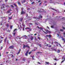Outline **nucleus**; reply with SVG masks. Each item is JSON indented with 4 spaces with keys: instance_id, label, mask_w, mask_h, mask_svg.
Here are the masks:
<instances>
[{
    "instance_id": "nucleus-33",
    "label": "nucleus",
    "mask_w": 65,
    "mask_h": 65,
    "mask_svg": "<svg viewBox=\"0 0 65 65\" xmlns=\"http://www.w3.org/2000/svg\"><path fill=\"white\" fill-rule=\"evenodd\" d=\"M13 5H14V6H16V7H17V5H16L15 4H14Z\"/></svg>"
},
{
    "instance_id": "nucleus-64",
    "label": "nucleus",
    "mask_w": 65,
    "mask_h": 65,
    "mask_svg": "<svg viewBox=\"0 0 65 65\" xmlns=\"http://www.w3.org/2000/svg\"><path fill=\"white\" fill-rule=\"evenodd\" d=\"M30 8H28V9H27V10H29L30 9Z\"/></svg>"
},
{
    "instance_id": "nucleus-51",
    "label": "nucleus",
    "mask_w": 65,
    "mask_h": 65,
    "mask_svg": "<svg viewBox=\"0 0 65 65\" xmlns=\"http://www.w3.org/2000/svg\"><path fill=\"white\" fill-rule=\"evenodd\" d=\"M64 57H62V60H63V59H64Z\"/></svg>"
},
{
    "instance_id": "nucleus-19",
    "label": "nucleus",
    "mask_w": 65,
    "mask_h": 65,
    "mask_svg": "<svg viewBox=\"0 0 65 65\" xmlns=\"http://www.w3.org/2000/svg\"><path fill=\"white\" fill-rule=\"evenodd\" d=\"M31 53H32V52L30 51V52H29V53H28V54H29V55H30V54H31Z\"/></svg>"
},
{
    "instance_id": "nucleus-38",
    "label": "nucleus",
    "mask_w": 65,
    "mask_h": 65,
    "mask_svg": "<svg viewBox=\"0 0 65 65\" xmlns=\"http://www.w3.org/2000/svg\"><path fill=\"white\" fill-rule=\"evenodd\" d=\"M29 24H30V25H33V24L32 23H29Z\"/></svg>"
},
{
    "instance_id": "nucleus-29",
    "label": "nucleus",
    "mask_w": 65,
    "mask_h": 65,
    "mask_svg": "<svg viewBox=\"0 0 65 65\" xmlns=\"http://www.w3.org/2000/svg\"><path fill=\"white\" fill-rule=\"evenodd\" d=\"M35 3H34V2H32L31 3V4H34Z\"/></svg>"
},
{
    "instance_id": "nucleus-52",
    "label": "nucleus",
    "mask_w": 65,
    "mask_h": 65,
    "mask_svg": "<svg viewBox=\"0 0 65 65\" xmlns=\"http://www.w3.org/2000/svg\"><path fill=\"white\" fill-rule=\"evenodd\" d=\"M50 3H53V2H50Z\"/></svg>"
},
{
    "instance_id": "nucleus-36",
    "label": "nucleus",
    "mask_w": 65,
    "mask_h": 65,
    "mask_svg": "<svg viewBox=\"0 0 65 65\" xmlns=\"http://www.w3.org/2000/svg\"><path fill=\"white\" fill-rule=\"evenodd\" d=\"M15 33H16L15 32H14V33H13V35H14V36H15Z\"/></svg>"
},
{
    "instance_id": "nucleus-3",
    "label": "nucleus",
    "mask_w": 65,
    "mask_h": 65,
    "mask_svg": "<svg viewBox=\"0 0 65 65\" xmlns=\"http://www.w3.org/2000/svg\"><path fill=\"white\" fill-rule=\"evenodd\" d=\"M23 47L24 49H25V47H27L28 48H30V46H29L27 45H25L24 44L23 45Z\"/></svg>"
},
{
    "instance_id": "nucleus-28",
    "label": "nucleus",
    "mask_w": 65,
    "mask_h": 65,
    "mask_svg": "<svg viewBox=\"0 0 65 65\" xmlns=\"http://www.w3.org/2000/svg\"><path fill=\"white\" fill-rule=\"evenodd\" d=\"M3 8H5V7L4 6L3 7H1V9H2Z\"/></svg>"
},
{
    "instance_id": "nucleus-46",
    "label": "nucleus",
    "mask_w": 65,
    "mask_h": 65,
    "mask_svg": "<svg viewBox=\"0 0 65 65\" xmlns=\"http://www.w3.org/2000/svg\"><path fill=\"white\" fill-rule=\"evenodd\" d=\"M30 29V28H29V27H27V28H25V29Z\"/></svg>"
},
{
    "instance_id": "nucleus-4",
    "label": "nucleus",
    "mask_w": 65,
    "mask_h": 65,
    "mask_svg": "<svg viewBox=\"0 0 65 65\" xmlns=\"http://www.w3.org/2000/svg\"><path fill=\"white\" fill-rule=\"evenodd\" d=\"M9 48L10 49H13L14 48V46L13 45L10 46H9Z\"/></svg>"
},
{
    "instance_id": "nucleus-14",
    "label": "nucleus",
    "mask_w": 65,
    "mask_h": 65,
    "mask_svg": "<svg viewBox=\"0 0 65 65\" xmlns=\"http://www.w3.org/2000/svg\"><path fill=\"white\" fill-rule=\"evenodd\" d=\"M57 53H60V50L58 49L57 50Z\"/></svg>"
},
{
    "instance_id": "nucleus-39",
    "label": "nucleus",
    "mask_w": 65,
    "mask_h": 65,
    "mask_svg": "<svg viewBox=\"0 0 65 65\" xmlns=\"http://www.w3.org/2000/svg\"><path fill=\"white\" fill-rule=\"evenodd\" d=\"M51 28H53V27H54V26H51Z\"/></svg>"
},
{
    "instance_id": "nucleus-40",
    "label": "nucleus",
    "mask_w": 65,
    "mask_h": 65,
    "mask_svg": "<svg viewBox=\"0 0 65 65\" xmlns=\"http://www.w3.org/2000/svg\"><path fill=\"white\" fill-rule=\"evenodd\" d=\"M32 30V29H29V31H31Z\"/></svg>"
},
{
    "instance_id": "nucleus-27",
    "label": "nucleus",
    "mask_w": 65,
    "mask_h": 65,
    "mask_svg": "<svg viewBox=\"0 0 65 65\" xmlns=\"http://www.w3.org/2000/svg\"><path fill=\"white\" fill-rule=\"evenodd\" d=\"M19 38H20L19 37H17V40H19Z\"/></svg>"
},
{
    "instance_id": "nucleus-53",
    "label": "nucleus",
    "mask_w": 65,
    "mask_h": 65,
    "mask_svg": "<svg viewBox=\"0 0 65 65\" xmlns=\"http://www.w3.org/2000/svg\"><path fill=\"white\" fill-rule=\"evenodd\" d=\"M4 5H5V4H3L2 5V6H4Z\"/></svg>"
},
{
    "instance_id": "nucleus-11",
    "label": "nucleus",
    "mask_w": 65,
    "mask_h": 65,
    "mask_svg": "<svg viewBox=\"0 0 65 65\" xmlns=\"http://www.w3.org/2000/svg\"><path fill=\"white\" fill-rule=\"evenodd\" d=\"M34 19H38V20H39V18H36L35 17H34L33 18Z\"/></svg>"
},
{
    "instance_id": "nucleus-15",
    "label": "nucleus",
    "mask_w": 65,
    "mask_h": 65,
    "mask_svg": "<svg viewBox=\"0 0 65 65\" xmlns=\"http://www.w3.org/2000/svg\"><path fill=\"white\" fill-rule=\"evenodd\" d=\"M61 38H62V40H63V41H64L65 40V39H64V38H63V37H61Z\"/></svg>"
},
{
    "instance_id": "nucleus-43",
    "label": "nucleus",
    "mask_w": 65,
    "mask_h": 65,
    "mask_svg": "<svg viewBox=\"0 0 65 65\" xmlns=\"http://www.w3.org/2000/svg\"><path fill=\"white\" fill-rule=\"evenodd\" d=\"M24 28H25V27H24L23 28V31H24V30H25V29H24Z\"/></svg>"
},
{
    "instance_id": "nucleus-25",
    "label": "nucleus",
    "mask_w": 65,
    "mask_h": 65,
    "mask_svg": "<svg viewBox=\"0 0 65 65\" xmlns=\"http://www.w3.org/2000/svg\"><path fill=\"white\" fill-rule=\"evenodd\" d=\"M42 18V16H41L40 15L39 18Z\"/></svg>"
},
{
    "instance_id": "nucleus-26",
    "label": "nucleus",
    "mask_w": 65,
    "mask_h": 65,
    "mask_svg": "<svg viewBox=\"0 0 65 65\" xmlns=\"http://www.w3.org/2000/svg\"><path fill=\"white\" fill-rule=\"evenodd\" d=\"M16 30H17V29H14V30H13L14 32H15V31Z\"/></svg>"
},
{
    "instance_id": "nucleus-47",
    "label": "nucleus",
    "mask_w": 65,
    "mask_h": 65,
    "mask_svg": "<svg viewBox=\"0 0 65 65\" xmlns=\"http://www.w3.org/2000/svg\"><path fill=\"white\" fill-rule=\"evenodd\" d=\"M2 48H3V47H2V46L1 47V50H2Z\"/></svg>"
},
{
    "instance_id": "nucleus-12",
    "label": "nucleus",
    "mask_w": 65,
    "mask_h": 65,
    "mask_svg": "<svg viewBox=\"0 0 65 65\" xmlns=\"http://www.w3.org/2000/svg\"><path fill=\"white\" fill-rule=\"evenodd\" d=\"M6 26H7V28H8V27H9V25L7 23L6 25Z\"/></svg>"
},
{
    "instance_id": "nucleus-32",
    "label": "nucleus",
    "mask_w": 65,
    "mask_h": 65,
    "mask_svg": "<svg viewBox=\"0 0 65 65\" xmlns=\"http://www.w3.org/2000/svg\"><path fill=\"white\" fill-rule=\"evenodd\" d=\"M8 18H9V19L10 20H11V19H12V18H11V17L10 18V17H8Z\"/></svg>"
},
{
    "instance_id": "nucleus-21",
    "label": "nucleus",
    "mask_w": 65,
    "mask_h": 65,
    "mask_svg": "<svg viewBox=\"0 0 65 65\" xmlns=\"http://www.w3.org/2000/svg\"><path fill=\"white\" fill-rule=\"evenodd\" d=\"M18 4L19 5H21V3H20V2H18Z\"/></svg>"
},
{
    "instance_id": "nucleus-57",
    "label": "nucleus",
    "mask_w": 65,
    "mask_h": 65,
    "mask_svg": "<svg viewBox=\"0 0 65 65\" xmlns=\"http://www.w3.org/2000/svg\"><path fill=\"white\" fill-rule=\"evenodd\" d=\"M38 64H41L40 63V62H38Z\"/></svg>"
},
{
    "instance_id": "nucleus-41",
    "label": "nucleus",
    "mask_w": 65,
    "mask_h": 65,
    "mask_svg": "<svg viewBox=\"0 0 65 65\" xmlns=\"http://www.w3.org/2000/svg\"><path fill=\"white\" fill-rule=\"evenodd\" d=\"M4 41L5 42H6V39H5Z\"/></svg>"
},
{
    "instance_id": "nucleus-16",
    "label": "nucleus",
    "mask_w": 65,
    "mask_h": 65,
    "mask_svg": "<svg viewBox=\"0 0 65 65\" xmlns=\"http://www.w3.org/2000/svg\"><path fill=\"white\" fill-rule=\"evenodd\" d=\"M45 63L46 64H49V62L46 61L45 62Z\"/></svg>"
},
{
    "instance_id": "nucleus-48",
    "label": "nucleus",
    "mask_w": 65,
    "mask_h": 65,
    "mask_svg": "<svg viewBox=\"0 0 65 65\" xmlns=\"http://www.w3.org/2000/svg\"><path fill=\"white\" fill-rule=\"evenodd\" d=\"M11 6L12 7H13H13H14V6H13L12 5H11Z\"/></svg>"
},
{
    "instance_id": "nucleus-35",
    "label": "nucleus",
    "mask_w": 65,
    "mask_h": 65,
    "mask_svg": "<svg viewBox=\"0 0 65 65\" xmlns=\"http://www.w3.org/2000/svg\"><path fill=\"white\" fill-rule=\"evenodd\" d=\"M16 9L17 11H18V8L17 7L16 8Z\"/></svg>"
},
{
    "instance_id": "nucleus-30",
    "label": "nucleus",
    "mask_w": 65,
    "mask_h": 65,
    "mask_svg": "<svg viewBox=\"0 0 65 65\" xmlns=\"http://www.w3.org/2000/svg\"><path fill=\"white\" fill-rule=\"evenodd\" d=\"M35 25H38V23L37 22L36 23H35Z\"/></svg>"
},
{
    "instance_id": "nucleus-54",
    "label": "nucleus",
    "mask_w": 65,
    "mask_h": 65,
    "mask_svg": "<svg viewBox=\"0 0 65 65\" xmlns=\"http://www.w3.org/2000/svg\"><path fill=\"white\" fill-rule=\"evenodd\" d=\"M36 34H34V36H36Z\"/></svg>"
},
{
    "instance_id": "nucleus-1",
    "label": "nucleus",
    "mask_w": 65,
    "mask_h": 65,
    "mask_svg": "<svg viewBox=\"0 0 65 65\" xmlns=\"http://www.w3.org/2000/svg\"><path fill=\"white\" fill-rule=\"evenodd\" d=\"M37 28H38V29H40V30H42V31H43V32H44V33H45V34H47V33H51V31H48V30H47L46 29L45 30V31L46 32H45V31H44L42 30H43V28H42L41 27H39V26H37Z\"/></svg>"
},
{
    "instance_id": "nucleus-44",
    "label": "nucleus",
    "mask_w": 65,
    "mask_h": 65,
    "mask_svg": "<svg viewBox=\"0 0 65 65\" xmlns=\"http://www.w3.org/2000/svg\"><path fill=\"white\" fill-rule=\"evenodd\" d=\"M41 12H42L43 11H44V9H42V11H41V10L40 11Z\"/></svg>"
},
{
    "instance_id": "nucleus-9",
    "label": "nucleus",
    "mask_w": 65,
    "mask_h": 65,
    "mask_svg": "<svg viewBox=\"0 0 65 65\" xmlns=\"http://www.w3.org/2000/svg\"><path fill=\"white\" fill-rule=\"evenodd\" d=\"M51 9H52V10H54V11H57V10H56V9H55L54 8H51Z\"/></svg>"
},
{
    "instance_id": "nucleus-6",
    "label": "nucleus",
    "mask_w": 65,
    "mask_h": 65,
    "mask_svg": "<svg viewBox=\"0 0 65 65\" xmlns=\"http://www.w3.org/2000/svg\"><path fill=\"white\" fill-rule=\"evenodd\" d=\"M28 52H29V50H27L26 52V53L25 54V55L26 56H28Z\"/></svg>"
},
{
    "instance_id": "nucleus-24",
    "label": "nucleus",
    "mask_w": 65,
    "mask_h": 65,
    "mask_svg": "<svg viewBox=\"0 0 65 65\" xmlns=\"http://www.w3.org/2000/svg\"><path fill=\"white\" fill-rule=\"evenodd\" d=\"M26 60V59L25 58H23V61H25Z\"/></svg>"
},
{
    "instance_id": "nucleus-31",
    "label": "nucleus",
    "mask_w": 65,
    "mask_h": 65,
    "mask_svg": "<svg viewBox=\"0 0 65 65\" xmlns=\"http://www.w3.org/2000/svg\"><path fill=\"white\" fill-rule=\"evenodd\" d=\"M64 61H65V60H64H64H63L61 62V63H63V62Z\"/></svg>"
},
{
    "instance_id": "nucleus-5",
    "label": "nucleus",
    "mask_w": 65,
    "mask_h": 65,
    "mask_svg": "<svg viewBox=\"0 0 65 65\" xmlns=\"http://www.w3.org/2000/svg\"><path fill=\"white\" fill-rule=\"evenodd\" d=\"M11 10V9H10L7 12V13H10V11Z\"/></svg>"
},
{
    "instance_id": "nucleus-7",
    "label": "nucleus",
    "mask_w": 65,
    "mask_h": 65,
    "mask_svg": "<svg viewBox=\"0 0 65 65\" xmlns=\"http://www.w3.org/2000/svg\"><path fill=\"white\" fill-rule=\"evenodd\" d=\"M46 36L47 37H49V38H52V36H51V35H46Z\"/></svg>"
},
{
    "instance_id": "nucleus-8",
    "label": "nucleus",
    "mask_w": 65,
    "mask_h": 65,
    "mask_svg": "<svg viewBox=\"0 0 65 65\" xmlns=\"http://www.w3.org/2000/svg\"><path fill=\"white\" fill-rule=\"evenodd\" d=\"M21 51V49H19V51H18V52L17 53V55H18L19 54H20V51Z\"/></svg>"
},
{
    "instance_id": "nucleus-61",
    "label": "nucleus",
    "mask_w": 65,
    "mask_h": 65,
    "mask_svg": "<svg viewBox=\"0 0 65 65\" xmlns=\"http://www.w3.org/2000/svg\"><path fill=\"white\" fill-rule=\"evenodd\" d=\"M28 14H26V17H28Z\"/></svg>"
},
{
    "instance_id": "nucleus-17",
    "label": "nucleus",
    "mask_w": 65,
    "mask_h": 65,
    "mask_svg": "<svg viewBox=\"0 0 65 65\" xmlns=\"http://www.w3.org/2000/svg\"><path fill=\"white\" fill-rule=\"evenodd\" d=\"M31 57L32 58V60H34V56H31Z\"/></svg>"
},
{
    "instance_id": "nucleus-13",
    "label": "nucleus",
    "mask_w": 65,
    "mask_h": 65,
    "mask_svg": "<svg viewBox=\"0 0 65 65\" xmlns=\"http://www.w3.org/2000/svg\"><path fill=\"white\" fill-rule=\"evenodd\" d=\"M25 0H24V1H23L22 2H21V3H25Z\"/></svg>"
},
{
    "instance_id": "nucleus-59",
    "label": "nucleus",
    "mask_w": 65,
    "mask_h": 65,
    "mask_svg": "<svg viewBox=\"0 0 65 65\" xmlns=\"http://www.w3.org/2000/svg\"><path fill=\"white\" fill-rule=\"evenodd\" d=\"M63 35H65V32H63Z\"/></svg>"
},
{
    "instance_id": "nucleus-23",
    "label": "nucleus",
    "mask_w": 65,
    "mask_h": 65,
    "mask_svg": "<svg viewBox=\"0 0 65 65\" xmlns=\"http://www.w3.org/2000/svg\"><path fill=\"white\" fill-rule=\"evenodd\" d=\"M12 26H10V28L11 29H12Z\"/></svg>"
},
{
    "instance_id": "nucleus-42",
    "label": "nucleus",
    "mask_w": 65,
    "mask_h": 65,
    "mask_svg": "<svg viewBox=\"0 0 65 65\" xmlns=\"http://www.w3.org/2000/svg\"><path fill=\"white\" fill-rule=\"evenodd\" d=\"M62 28L63 29H65V28L64 27H62Z\"/></svg>"
},
{
    "instance_id": "nucleus-18",
    "label": "nucleus",
    "mask_w": 65,
    "mask_h": 65,
    "mask_svg": "<svg viewBox=\"0 0 65 65\" xmlns=\"http://www.w3.org/2000/svg\"><path fill=\"white\" fill-rule=\"evenodd\" d=\"M23 18H20V22H22V20H23Z\"/></svg>"
},
{
    "instance_id": "nucleus-45",
    "label": "nucleus",
    "mask_w": 65,
    "mask_h": 65,
    "mask_svg": "<svg viewBox=\"0 0 65 65\" xmlns=\"http://www.w3.org/2000/svg\"><path fill=\"white\" fill-rule=\"evenodd\" d=\"M38 39H39V40H40V38L39 37H38Z\"/></svg>"
},
{
    "instance_id": "nucleus-50",
    "label": "nucleus",
    "mask_w": 65,
    "mask_h": 65,
    "mask_svg": "<svg viewBox=\"0 0 65 65\" xmlns=\"http://www.w3.org/2000/svg\"><path fill=\"white\" fill-rule=\"evenodd\" d=\"M22 26H24V23H22Z\"/></svg>"
},
{
    "instance_id": "nucleus-49",
    "label": "nucleus",
    "mask_w": 65,
    "mask_h": 65,
    "mask_svg": "<svg viewBox=\"0 0 65 65\" xmlns=\"http://www.w3.org/2000/svg\"><path fill=\"white\" fill-rule=\"evenodd\" d=\"M48 47H52V45H50V46H48Z\"/></svg>"
},
{
    "instance_id": "nucleus-20",
    "label": "nucleus",
    "mask_w": 65,
    "mask_h": 65,
    "mask_svg": "<svg viewBox=\"0 0 65 65\" xmlns=\"http://www.w3.org/2000/svg\"><path fill=\"white\" fill-rule=\"evenodd\" d=\"M39 46H40V47H41V44H38Z\"/></svg>"
},
{
    "instance_id": "nucleus-37",
    "label": "nucleus",
    "mask_w": 65,
    "mask_h": 65,
    "mask_svg": "<svg viewBox=\"0 0 65 65\" xmlns=\"http://www.w3.org/2000/svg\"><path fill=\"white\" fill-rule=\"evenodd\" d=\"M37 53H38L39 54L40 53H42V52H37Z\"/></svg>"
},
{
    "instance_id": "nucleus-56",
    "label": "nucleus",
    "mask_w": 65,
    "mask_h": 65,
    "mask_svg": "<svg viewBox=\"0 0 65 65\" xmlns=\"http://www.w3.org/2000/svg\"><path fill=\"white\" fill-rule=\"evenodd\" d=\"M41 2L39 4V5H41Z\"/></svg>"
},
{
    "instance_id": "nucleus-60",
    "label": "nucleus",
    "mask_w": 65,
    "mask_h": 65,
    "mask_svg": "<svg viewBox=\"0 0 65 65\" xmlns=\"http://www.w3.org/2000/svg\"><path fill=\"white\" fill-rule=\"evenodd\" d=\"M41 1H39L38 2V3H39L40 2H41Z\"/></svg>"
},
{
    "instance_id": "nucleus-63",
    "label": "nucleus",
    "mask_w": 65,
    "mask_h": 65,
    "mask_svg": "<svg viewBox=\"0 0 65 65\" xmlns=\"http://www.w3.org/2000/svg\"><path fill=\"white\" fill-rule=\"evenodd\" d=\"M8 0H5V2H7V1Z\"/></svg>"
},
{
    "instance_id": "nucleus-10",
    "label": "nucleus",
    "mask_w": 65,
    "mask_h": 65,
    "mask_svg": "<svg viewBox=\"0 0 65 65\" xmlns=\"http://www.w3.org/2000/svg\"><path fill=\"white\" fill-rule=\"evenodd\" d=\"M31 38H30V39L31 40H33V37H32V36H31Z\"/></svg>"
},
{
    "instance_id": "nucleus-55",
    "label": "nucleus",
    "mask_w": 65,
    "mask_h": 65,
    "mask_svg": "<svg viewBox=\"0 0 65 65\" xmlns=\"http://www.w3.org/2000/svg\"><path fill=\"white\" fill-rule=\"evenodd\" d=\"M9 6H6V7H9Z\"/></svg>"
},
{
    "instance_id": "nucleus-22",
    "label": "nucleus",
    "mask_w": 65,
    "mask_h": 65,
    "mask_svg": "<svg viewBox=\"0 0 65 65\" xmlns=\"http://www.w3.org/2000/svg\"><path fill=\"white\" fill-rule=\"evenodd\" d=\"M60 31H62L63 32V31H64V30H63V29H60Z\"/></svg>"
},
{
    "instance_id": "nucleus-58",
    "label": "nucleus",
    "mask_w": 65,
    "mask_h": 65,
    "mask_svg": "<svg viewBox=\"0 0 65 65\" xmlns=\"http://www.w3.org/2000/svg\"><path fill=\"white\" fill-rule=\"evenodd\" d=\"M1 38H2V39H3V37H1Z\"/></svg>"
},
{
    "instance_id": "nucleus-34",
    "label": "nucleus",
    "mask_w": 65,
    "mask_h": 65,
    "mask_svg": "<svg viewBox=\"0 0 65 65\" xmlns=\"http://www.w3.org/2000/svg\"><path fill=\"white\" fill-rule=\"evenodd\" d=\"M54 60H55V61H58V60H57V58H55Z\"/></svg>"
},
{
    "instance_id": "nucleus-62",
    "label": "nucleus",
    "mask_w": 65,
    "mask_h": 65,
    "mask_svg": "<svg viewBox=\"0 0 65 65\" xmlns=\"http://www.w3.org/2000/svg\"><path fill=\"white\" fill-rule=\"evenodd\" d=\"M56 64H57V63H55L54 65H56Z\"/></svg>"
},
{
    "instance_id": "nucleus-2",
    "label": "nucleus",
    "mask_w": 65,
    "mask_h": 65,
    "mask_svg": "<svg viewBox=\"0 0 65 65\" xmlns=\"http://www.w3.org/2000/svg\"><path fill=\"white\" fill-rule=\"evenodd\" d=\"M23 9H24V8H22L21 9L22 11L21 12V14L20 15H24L25 14V13H26V12L24 11H23Z\"/></svg>"
}]
</instances>
